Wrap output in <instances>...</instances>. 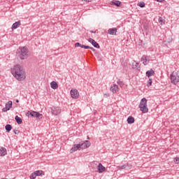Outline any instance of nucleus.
<instances>
[{
  "instance_id": "7",
  "label": "nucleus",
  "mask_w": 179,
  "mask_h": 179,
  "mask_svg": "<svg viewBox=\"0 0 179 179\" xmlns=\"http://www.w3.org/2000/svg\"><path fill=\"white\" fill-rule=\"evenodd\" d=\"M12 101H9L6 103L5 108H3V111L6 113V111H9L12 108Z\"/></svg>"
},
{
  "instance_id": "4",
  "label": "nucleus",
  "mask_w": 179,
  "mask_h": 179,
  "mask_svg": "<svg viewBox=\"0 0 179 179\" xmlns=\"http://www.w3.org/2000/svg\"><path fill=\"white\" fill-rule=\"evenodd\" d=\"M171 83L173 85H177L179 83V73L178 71H173L170 75Z\"/></svg>"
},
{
  "instance_id": "34",
  "label": "nucleus",
  "mask_w": 179,
  "mask_h": 179,
  "mask_svg": "<svg viewBox=\"0 0 179 179\" xmlns=\"http://www.w3.org/2000/svg\"><path fill=\"white\" fill-rule=\"evenodd\" d=\"M85 50H89V48H90V47L89 45H84V48Z\"/></svg>"
},
{
  "instance_id": "10",
  "label": "nucleus",
  "mask_w": 179,
  "mask_h": 179,
  "mask_svg": "<svg viewBox=\"0 0 179 179\" xmlns=\"http://www.w3.org/2000/svg\"><path fill=\"white\" fill-rule=\"evenodd\" d=\"M89 43H91V44H92V45L94 47H95V48H100V45H99V43H97V42H96V41H94L93 38H90L88 39Z\"/></svg>"
},
{
  "instance_id": "2",
  "label": "nucleus",
  "mask_w": 179,
  "mask_h": 179,
  "mask_svg": "<svg viewBox=\"0 0 179 179\" xmlns=\"http://www.w3.org/2000/svg\"><path fill=\"white\" fill-rule=\"evenodd\" d=\"M17 55L20 59H26L29 57V50L26 47H20L17 51Z\"/></svg>"
},
{
  "instance_id": "13",
  "label": "nucleus",
  "mask_w": 179,
  "mask_h": 179,
  "mask_svg": "<svg viewBox=\"0 0 179 179\" xmlns=\"http://www.w3.org/2000/svg\"><path fill=\"white\" fill-rule=\"evenodd\" d=\"M98 171L99 173H103V171H106V167H104L101 163H99L98 165Z\"/></svg>"
},
{
  "instance_id": "32",
  "label": "nucleus",
  "mask_w": 179,
  "mask_h": 179,
  "mask_svg": "<svg viewBox=\"0 0 179 179\" xmlns=\"http://www.w3.org/2000/svg\"><path fill=\"white\" fill-rule=\"evenodd\" d=\"M138 63H134L132 66L133 68H136V66H138Z\"/></svg>"
},
{
  "instance_id": "35",
  "label": "nucleus",
  "mask_w": 179,
  "mask_h": 179,
  "mask_svg": "<svg viewBox=\"0 0 179 179\" xmlns=\"http://www.w3.org/2000/svg\"><path fill=\"white\" fill-rule=\"evenodd\" d=\"M103 96H104V97H110V94H109V93L104 94H103Z\"/></svg>"
},
{
  "instance_id": "30",
  "label": "nucleus",
  "mask_w": 179,
  "mask_h": 179,
  "mask_svg": "<svg viewBox=\"0 0 179 179\" xmlns=\"http://www.w3.org/2000/svg\"><path fill=\"white\" fill-rule=\"evenodd\" d=\"M147 86H152V79H149L148 83H147Z\"/></svg>"
},
{
  "instance_id": "12",
  "label": "nucleus",
  "mask_w": 179,
  "mask_h": 179,
  "mask_svg": "<svg viewBox=\"0 0 179 179\" xmlns=\"http://www.w3.org/2000/svg\"><path fill=\"white\" fill-rule=\"evenodd\" d=\"M108 33L112 36H115L117 34V28L109 29Z\"/></svg>"
},
{
  "instance_id": "31",
  "label": "nucleus",
  "mask_w": 179,
  "mask_h": 179,
  "mask_svg": "<svg viewBox=\"0 0 179 179\" xmlns=\"http://www.w3.org/2000/svg\"><path fill=\"white\" fill-rule=\"evenodd\" d=\"M14 134L15 135H19V134H20V131H19L17 129H14Z\"/></svg>"
},
{
  "instance_id": "8",
  "label": "nucleus",
  "mask_w": 179,
  "mask_h": 179,
  "mask_svg": "<svg viewBox=\"0 0 179 179\" xmlns=\"http://www.w3.org/2000/svg\"><path fill=\"white\" fill-rule=\"evenodd\" d=\"M80 149H87V148H89L90 146V141H85L84 143H81L80 144Z\"/></svg>"
},
{
  "instance_id": "16",
  "label": "nucleus",
  "mask_w": 179,
  "mask_h": 179,
  "mask_svg": "<svg viewBox=\"0 0 179 179\" xmlns=\"http://www.w3.org/2000/svg\"><path fill=\"white\" fill-rule=\"evenodd\" d=\"M50 87H52V89H53L54 90L58 89V83H57V82L55 81H52V83H50Z\"/></svg>"
},
{
  "instance_id": "23",
  "label": "nucleus",
  "mask_w": 179,
  "mask_h": 179,
  "mask_svg": "<svg viewBox=\"0 0 179 179\" xmlns=\"http://www.w3.org/2000/svg\"><path fill=\"white\" fill-rule=\"evenodd\" d=\"M112 5H115V6H121L122 3L121 1H112Z\"/></svg>"
},
{
  "instance_id": "3",
  "label": "nucleus",
  "mask_w": 179,
  "mask_h": 179,
  "mask_svg": "<svg viewBox=\"0 0 179 179\" xmlns=\"http://www.w3.org/2000/svg\"><path fill=\"white\" fill-rule=\"evenodd\" d=\"M139 108L142 113H148L149 109L148 108V99L143 98L139 104Z\"/></svg>"
},
{
  "instance_id": "40",
  "label": "nucleus",
  "mask_w": 179,
  "mask_h": 179,
  "mask_svg": "<svg viewBox=\"0 0 179 179\" xmlns=\"http://www.w3.org/2000/svg\"><path fill=\"white\" fill-rule=\"evenodd\" d=\"M2 179H3V178H2Z\"/></svg>"
},
{
  "instance_id": "29",
  "label": "nucleus",
  "mask_w": 179,
  "mask_h": 179,
  "mask_svg": "<svg viewBox=\"0 0 179 179\" xmlns=\"http://www.w3.org/2000/svg\"><path fill=\"white\" fill-rule=\"evenodd\" d=\"M174 163H176V164H178V163H179V157H176L174 159Z\"/></svg>"
},
{
  "instance_id": "33",
  "label": "nucleus",
  "mask_w": 179,
  "mask_h": 179,
  "mask_svg": "<svg viewBox=\"0 0 179 179\" xmlns=\"http://www.w3.org/2000/svg\"><path fill=\"white\" fill-rule=\"evenodd\" d=\"M81 1L84 2H92L93 0H80Z\"/></svg>"
},
{
  "instance_id": "28",
  "label": "nucleus",
  "mask_w": 179,
  "mask_h": 179,
  "mask_svg": "<svg viewBox=\"0 0 179 179\" xmlns=\"http://www.w3.org/2000/svg\"><path fill=\"white\" fill-rule=\"evenodd\" d=\"M36 177H37V176H36V173H35L34 172L32 173L31 174V176H30V178H31V179H35Z\"/></svg>"
},
{
  "instance_id": "27",
  "label": "nucleus",
  "mask_w": 179,
  "mask_h": 179,
  "mask_svg": "<svg viewBox=\"0 0 179 179\" xmlns=\"http://www.w3.org/2000/svg\"><path fill=\"white\" fill-rule=\"evenodd\" d=\"M159 23H160V24H161L162 26H163V24H164V21H163V18H162V17H160L159 18Z\"/></svg>"
},
{
  "instance_id": "1",
  "label": "nucleus",
  "mask_w": 179,
  "mask_h": 179,
  "mask_svg": "<svg viewBox=\"0 0 179 179\" xmlns=\"http://www.w3.org/2000/svg\"><path fill=\"white\" fill-rule=\"evenodd\" d=\"M11 73L17 80L22 82L26 79V71L20 65L14 66L11 69Z\"/></svg>"
},
{
  "instance_id": "38",
  "label": "nucleus",
  "mask_w": 179,
  "mask_h": 179,
  "mask_svg": "<svg viewBox=\"0 0 179 179\" xmlns=\"http://www.w3.org/2000/svg\"><path fill=\"white\" fill-rule=\"evenodd\" d=\"M17 103H19V100H17Z\"/></svg>"
},
{
  "instance_id": "20",
  "label": "nucleus",
  "mask_w": 179,
  "mask_h": 179,
  "mask_svg": "<svg viewBox=\"0 0 179 179\" xmlns=\"http://www.w3.org/2000/svg\"><path fill=\"white\" fill-rule=\"evenodd\" d=\"M135 122V118L132 116H129L127 118V123L128 124H134Z\"/></svg>"
},
{
  "instance_id": "24",
  "label": "nucleus",
  "mask_w": 179,
  "mask_h": 179,
  "mask_svg": "<svg viewBox=\"0 0 179 179\" xmlns=\"http://www.w3.org/2000/svg\"><path fill=\"white\" fill-rule=\"evenodd\" d=\"M34 173L36 174V176H41V174H43V171L41 170L36 171L34 172Z\"/></svg>"
},
{
  "instance_id": "6",
  "label": "nucleus",
  "mask_w": 179,
  "mask_h": 179,
  "mask_svg": "<svg viewBox=\"0 0 179 179\" xmlns=\"http://www.w3.org/2000/svg\"><path fill=\"white\" fill-rule=\"evenodd\" d=\"M110 90L112 93H118V92L120 91V87H118L117 85L116 84H113L111 86H110Z\"/></svg>"
},
{
  "instance_id": "22",
  "label": "nucleus",
  "mask_w": 179,
  "mask_h": 179,
  "mask_svg": "<svg viewBox=\"0 0 179 179\" xmlns=\"http://www.w3.org/2000/svg\"><path fill=\"white\" fill-rule=\"evenodd\" d=\"M5 129L6 131V132H10V131H12V125L6 124L5 127Z\"/></svg>"
},
{
  "instance_id": "18",
  "label": "nucleus",
  "mask_w": 179,
  "mask_h": 179,
  "mask_svg": "<svg viewBox=\"0 0 179 179\" xmlns=\"http://www.w3.org/2000/svg\"><path fill=\"white\" fill-rule=\"evenodd\" d=\"M20 21L18 22H15L13 25H12V30H15L17 28L19 27V26H20Z\"/></svg>"
},
{
  "instance_id": "25",
  "label": "nucleus",
  "mask_w": 179,
  "mask_h": 179,
  "mask_svg": "<svg viewBox=\"0 0 179 179\" xmlns=\"http://www.w3.org/2000/svg\"><path fill=\"white\" fill-rule=\"evenodd\" d=\"M75 47H80L81 48H83L85 47V45H82V44H80L79 43H76L75 44Z\"/></svg>"
},
{
  "instance_id": "26",
  "label": "nucleus",
  "mask_w": 179,
  "mask_h": 179,
  "mask_svg": "<svg viewBox=\"0 0 179 179\" xmlns=\"http://www.w3.org/2000/svg\"><path fill=\"white\" fill-rule=\"evenodd\" d=\"M138 6H140V8H145V2L138 3Z\"/></svg>"
},
{
  "instance_id": "5",
  "label": "nucleus",
  "mask_w": 179,
  "mask_h": 179,
  "mask_svg": "<svg viewBox=\"0 0 179 179\" xmlns=\"http://www.w3.org/2000/svg\"><path fill=\"white\" fill-rule=\"evenodd\" d=\"M71 97L74 100H77V99H79V91L76 89H72L70 91Z\"/></svg>"
},
{
  "instance_id": "15",
  "label": "nucleus",
  "mask_w": 179,
  "mask_h": 179,
  "mask_svg": "<svg viewBox=\"0 0 179 179\" xmlns=\"http://www.w3.org/2000/svg\"><path fill=\"white\" fill-rule=\"evenodd\" d=\"M127 167H129V164H125L122 166H117V170H125V169H127Z\"/></svg>"
},
{
  "instance_id": "14",
  "label": "nucleus",
  "mask_w": 179,
  "mask_h": 179,
  "mask_svg": "<svg viewBox=\"0 0 179 179\" xmlns=\"http://www.w3.org/2000/svg\"><path fill=\"white\" fill-rule=\"evenodd\" d=\"M146 76L148 78H150V76H155V71L153 69H150V71H148L145 73Z\"/></svg>"
},
{
  "instance_id": "17",
  "label": "nucleus",
  "mask_w": 179,
  "mask_h": 179,
  "mask_svg": "<svg viewBox=\"0 0 179 179\" xmlns=\"http://www.w3.org/2000/svg\"><path fill=\"white\" fill-rule=\"evenodd\" d=\"M6 155V148L0 147V156H5Z\"/></svg>"
},
{
  "instance_id": "9",
  "label": "nucleus",
  "mask_w": 179,
  "mask_h": 179,
  "mask_svg": "<svg viewBox=\"0 0 179 179\" xmlns=\"http://www.w3.org/2000/svg\"><path fill=\"white\" fill-rule=\"evenodd\" d=\"M76 150H80V145L74 144L73 147L70 150V153H73L74 152H76Z\"/></svg>"
},
{
  "instance_id": "21",
  "label": "nucleus",
  "mask_w": 179,
  "mask_h": 179,
  "mask_svg": "<svg viewBox=\"0 0 179 179\" xmlns=\"http://www.w3.org/2000/svg\"><path fill=\"white\" fill-rule=\"evenodd\" d=\"M16 122L18 124V125H20L23 122V120H22V118H20L19 116H15V118Z\"/></svg>"
},
{
  "instance_id": "19",
  "label": "nucleus",
  "mask_w": 179,
  "mask_h": 179,
  "mask_svg": "<svg viewBox=\"0 0 179 179\" xmlns=\"http://www.w3.org/2000/svg\"><path fill=\"white\" fill-rule=\"evenodd\" d=\"M29 115H31V117H36V118H40V117H41V114H40V113H30Z\"/></svg>"
},
{
  "instance_id": "11",
  "label": "nucleus",
  "mask_w": 179,
  "mask_h": 179,
  "mask_svg": "<svg viewBox=\"0 0 179 179\" xmlns=\"http://www.w3.org/2000/svg\"><path fill=\"white\" fill-rule=\"evenodd\" d=\"M141 62H143V65H148L150 62L149 57L148 56H143L141 57Z\"/></svg>"
},
{
  "instance_id": "37",
  "label": "nucleus",
  "mask_w": 179,
  "mask_h": 179,
  "mask_svg": "<svg viewBox=\"0 0 179 179\" xmlns=\"http://www.w3.org/2000/svg\"><path fill=\"white\" fill-rule=\"evenodd\" d=\"M90 49L92 50V51H94V48H90Z\"/></svg>"
},
{
  "instance_id": "39",
  "label": "nucleus",
  "mask_w": 179,
  "mask_h": 179,
  "mask_svg": "<svg viewBox=\"0 0 179 179\" xmlns=\"http://www.w3.org/2000/svg\"><path fill=\"white\" fill-rule=\"evenodd\" d=\"M33 113H36V111H33Z\"/></svg>"
},
{
  "instance_id": "36",
  "label": "nucleus",
  "mask_w": 179,
  "mask_h": 179,
  "mask_svg": "<svg viewBox=\"0 0 179 179\" xmlns=\"http://www.w3.org/2000/svg\"><path fill=\"white\" fill-rule=\"evenodd\" d=\"M157 2H163L164 0H155Z\"/></svg>"
}]
</instances>
